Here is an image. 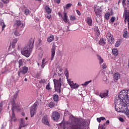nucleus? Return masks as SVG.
<instances>
[{
	"label": "nucleus",
	"instance_id": "f257e3e1",
	"mask_svg": "<svg viewBox=\"0 0 129 129\" xmlns=\"http://www.w3.org/2000/svg\"><path fill=\"white\" fill-rule=\"evenodd\" d=\"M128 91L124 90H122L119 93L118 97L115 99V108L116 111L122 112L127 116H129V110L127 107V104H129Z\"/></svg>",
	"mask_w": 129,
	"mask_h": 129
},
{
	"label": "nucleus",
	"instance_id": "f03ea898",
	"mask_svg": "<svg viewBox=\"0 0 129 129\" xmlns=\"http://www.w3.org/2000/svg\"><path fill=\"white\" fill-rule=\"evenodd\" d=\"M67 124L70 129H84L86 121L83 118H74L69 120Z\"/></svg>",
	"mask_w": 129,
	"mask_h": 129
},
{
	"label": "nucleus",
	"instance_id": "7ed1b4c3",
	"mask_svg": "<svg viewBox=\"0 0 129 129\" xmlns=\"http://www.w3.org/2000/svg\"><path fill=\"white\" fill-rule=\"evenodd\" d=\"M34 39L31 38L30 41L29 45H27L24 47L23 50H21V53L25 57H30V54H31V51L33 49V46H34Z\"/></svg>",
	"mask_w": 129,
	"mask_h": 129
},
{
	"label": "nucleus",
	"instance_id": "20e7f679",
	"mask_svg": "<svg viewBox=\"0 0 129 129\" xmlns=\"http://www.w3.org/2000/svg\"><path fill=\"white\" fill-rule=\"evenodd\" d=\"M62 79L60 78L58 80L54 79L53 83L54 85V90L57 93H61V87L62 84H61V81Z\"/></svg>",
	"mask_w": 129,
	"mask_h": 129
},
{
	"label": "nucleus",
	"instance_id": "39448f33",
	"mask_svg": "<svg viewBox=\"0 0 129 129\" xmlns=\"http://www.w3.org/2000/svg\"><path fill=\"white\" fill-rule=\"evenodd\" d=\"M28 70H29V68L26 66L20 68L19 71L18 72V75L19 77H23V76L28 72Z\"/></svg>",
	"mask_w": 129,
	"mask_h": 129
},
{
	"label": "nucleus",
	"instance_id": "423d86ee",
	"mask_svg": "<svg viewBox=\"0 0 129 129\" xmlns=\"http://www.w3.org/2000/svg\"><path fill=\"white\" fill-rule=\"evenodd\" d=\"M30 112L31 117H33L35 113H37V104H34L31 106Z\"/></svg>",
	"mask_w": 129,
	"mask_h": 129
},
{
	"label": "nucleus",
	"instance_id": "0eeeda50",
	"mask_svg": "<svg viewBox=\"0 0 129 129\" xmlns=\"http://www.w3.org/2000/svg\"><path fill=\"white\" fill-rule=\"evenodd\" d=\"M28 124V121L24 118H21L19 129H22V127H25V126H27Z\"/></svg>",
	"mask_w": 129,
	"mask_h": 129
},
{
	"label": "nucleus",
	"instance_id": "6e6552de",
	"mask_svg": "<svg viewBox=\"0 0 129 129\" xmlns=\"http://www.w3.org/2000/svg\"><path fill=\"white\" fill-rule=\"evenodd\" d=\"M107 39L111 45L114 44V38H113V35H112L110 33H108L107 34Z\"/></svg>",
	"mask_w": 129,
	"mask_h": 129
},
{
	"label": "nucleus",
	"instance_id": "1a4fd4ad",
	"mask_svg": "<svg viewBox=\"0 0 129 129\" xmlns=\"http://www.w3.org/2000/svg\"><path fill=\"white\" fill-rule=\"evenodd\" d=\"M51 117L53 120H58L60 118V113L58 112L54 111L52 112Z\"/></svg>",
	"mask_w": 129,
	"mask_h": 129
},
{
	"label": "nucleus",
	"instance_id": "9d476101",
	"mask_svg": "<svg viewBox=\"0 0 129 129\" xmlns=\"http://www.w3.org/2000/svg\"><path fill=\"white\" fill-rule=\"evenodd\" d=\"M123 16L124 17V23L126 22V21L129 23V12L126 10V8L124 9Z\"/></svg>",
	"mask_w": 129,
	"mask_h": 129
},
{
	"label": "nucleus",
	"instance_id": "9b49d317",
	"mask_svg": "<svg viewBox=\"0 0 129 129\" xmlns=\"http://www.w3.org/2000/svg\"><path fill=\"white\" fill-rule=\"evenodd\" d=\"M51 60L52 61V60L54 59V57H55V54L56 53V45H52V47L51 49Z\"/></svg>",
	"mask_w": 129,
	"mask_h": 129
},
{
	"label": "nucleus",
	"instance_id": "f8f14e48",
	"mask_svg": "<svg viewBox=\"0 0 129 129\" xmlns=\"http://www.w3.org/2000/svg\"><path fill=\"white\" fill-rule=\"evenodd\" d=\"M42 122L45 125H48V126H50V123H49V121L48 120V116L45 115L42 119Z\"/></svg>",
	"mask_w": 129,
	"mask_h": 129
},
{
	"label": "nucleus",
	"instance_id": "ddd939ff",
	"mask_svg": "<svg viewBox=\"0 0 129 129\" xmlns=\"http://www.w3.org/2000/svg\"><path fill=\"white\" fill-rule=\"evenodd\" d=\"M94 9L96 16H101L102 11L100 10V8H99L98 6H95L94 7Z\"/></svg>",
	"mask_w": 129,
	"mask_h": 129
},
{
	"label": "nucleus",
	"instance_id": "4468645a",
	"mask_svg": "<svg viewBox=\"0 0 129 129\" xmlns=\"http://www.w3.org/2000/svg\"><path fill=\"white\" fill-rule=\"evenodd\" d=\"M22 25V22L20 20H17L16 23L14 25V27L15 29H18L20 25Z\"/></svg>",
	"mask_w": 129,
	"mask_h": 129
},
{
	"label": "nucleus",
	"instance_id": "2eb2a0df",
	"mask_svg": "<svg viewBox=\"0 0 129 129\" xmlns=\"http://www.w3.org/2000/svg\"><path fill=\"white\" fill-rule=\"evenodd\" d=\"M86 23L88 24V26L92 25V19L90 17H87L86 19Z\"/></svg>",
	"mask_w": 129,
	"mask_h": 129
},
{
	"label": "nucleus",
	"instance_id": "dca6fc26",
	"mask_svg": "<svg viewBox=\"0 0 129 129\" xmlns=\"http://www.w3.org/2000/svg\"><path fill=\"white\" fill-rule=\"evenodd\" d=\"M113 78L114 80L117 81L120 78V75L118 73H116L113 75Z\"/></svg>",
	"mask_w": 129,
	"mask_h": 129
},
{
	"label": "nucleus",
	"instance_id": "f3484780",
	"mask_svg": "<svg viewBox=\"0 0 129 129\" xmlns=\"http://www.w3.org/2000/svg\"><path fill=\"white\" fill-rule=\"evenodd\" d=\"M45 10L46 13H47V15H50L52 13V9L48 6H45Z\"/></svg>",
	"mask_w": 129,
	"mask_h": 129
},
{
	"label": "nucleus",
	"instance_id": "a211bd4d",
	"mask_svg": "<svg viewBox=\"0 0 129 129\" xmlns=\"http://www.w3.org/2000/svg\"><path fill=\"white\" fill-rule=\"evenodd\" d=\"M11 104L12 105V110H15V108H17V107L16 106V102L15 101V100L12 99V100L11 102Z\"/></svg>",
	"mask_w": 129,
	"mask_h": 129
},
{
	"label": "nucleus",
	"instance_id": "6ab92c4d",
	"mask_svg": "<svg viewBox=\"0 0 129 129\" xmlns=\"http://www.w3.org/2000/svg\"><path fill=\"white\" fill-rule=\"evenodd\" d=\"M53 41H54V35L51 34L47 38V42L51 43V42H53Z\"/></svg>",
	"mask_w": 129,
	"mask_h": 129
},
{
	"label": "nucleus",
	"instance_id": "aec40b11",
	"mask_svg": "<svg viewBox=\"0 0 129 129\" xmlns=\"http://www.w3.org/2000/svg\"><path fill=\"white\" fill-rule=\"evenodd\" d=\"M12 120H13V121H16V120H17V119L16 118V115H15V110H13V109H12Z\"/></svg>",
	"mask_w": 129,
	"mask_h": 129
},
{
	"label": "nucleus",
	"instance_id": "412c9836",
	"mask_svg": "<svg viewBox=\"0 0 129 129\" xmlns=\"http://www.w3.org/2000/svg\"><path fill=\"white\" fill-rule=\"evenodd\" d=\"M96 56L98 58V60H99V64H102V63H103V62H104L103 58H102V57H101V56H99V55H98V54H97Z\"/></svg>",
	"mask_w": 129,
	"mask_h": 129
},
{
	"label": "nucleus",
	"instance_id": "4be33fe9",
	"mask_svg": "<svg viewBox=\"0 0 129 129\" xmlns=\"http://www.w3.org/2000/svg\"><path fill=\"white\" fill-rule=\"evenodd\" d=\"M112 52L114 56H117L118 55V50H117V49L113 48L112 50Z\"/></svg>",
	"mask_w": 129,
	"mask_h": 129
},
{
	"label": "nucleus",
	"instance_id": "5701e85b",
	"mask_svg": "<svg viewBox=\"0 0 129 129\" xmlns=\"http://www.w3.org/2000/svg\"><path fill=\"white\" fill-rule=\"evenodd\" d=\"M108 95V91H107V93H100L99 96L101 98H104V97H106Z\"/></svg>",
	"mask_w": 129,
	"mask_h": 129
},
{
	"label": "nucleus",
	"instance_id": "b1692460",
	"mask_svg": "<svg viewBox=\"0 0 129 129\" xmlns=\"http://www.w3.org/2000/svg\"><path fill=\"white\" fill-rule=\"evenodd\" d=\"M0 27H2V31H4V30H5V28H6V24H5V22H4V20H2L0 22Z\"/></svg>",
	"mask_w": 129,
	"mask_h": 129
},
{
	"label": "nucleus",
	"instance_id": "393cba45",
	"mask_svg": "<svg viewBox=\"0 0 129 129\" xmlns=\"http://www.w3.org/2000/svg\"><path fill=\"white\" fill-rule=\"evenodd\" d=\"M63 20L64 23H67L68 22V17L67 16V13H64V17L63 18Z\"/></svg>",
	"mask_w": 129,
	"mask_h": 129
},
{
	"label": "nucleus",
	"instance_id": "a878e982",
	"mask_svg": "<svg viewBox=\"0 0 129 129\" xmlns=\"http://www.w3.org/2000/svg\"><path fill=\"white\" fill-rule=\"evenodd\" d=\"M121 39L118 40L115 44V47H119L120 46V44H121Z\"/></svg>",
	"mask_w": 129,
	"mask_h": 129
},
{
	"label": "nucleus",
	"instance_id": "bb28decb",
	"mask_svg": "<svg viewBox=\"0 0 129 129\" xmlns=\"http://www.w3.org/2000/svg\"><path fill=\"white\" fill-rule=\"evenodd\" d=\"M99 45L104 46L105 45V41L103 40V38H101L99 41Z\"/></svg>",
	"mask_w": 129,
	"mask_h": 129
},
{
	"label": "nucleus",
	"instance_id": "cd10ccee",
	"mask_svg": "<svg viewBox=\"0 0 129 129\" xmlns=\"http://www.w3.org/2000/svg\"><path fill=\"white\" fill-rule=\"evenodd\" d=\"M46 61V59L43 58L42 61V64H41L42 68H44L45 67V64H46V63H48V61Z\"/></svg>",
	"mask_w": 129,
	"mask_h": 129
},
{
	"label": "nucleus",
	"instance_id": "c85d7f7f",
	"mask_svg": "<svg viewBox=\"0 0 129 129\" xmlns=\"http://www.w3.org/2000/svg\"><path fill=\"white\" fill-rule=\"evenodd\" d=\"M53 100L56 102L59 100V96L58 95H53Z\"/></svg>",
	"mask_w": 129,
	"mask_h": 129
},
{
	"label": "nucleus",
	"instance_id": "c756f323",
	"mask_svg": "<svg viewBox=\"0 0 129 129\" xmlns=\"http://www.w3.org/2000/svg\"><path fill=\"white\" fill-rule=\"evenodd\" d=\"M48 106L49 107H50V108H52V107H54V106H55V103L53 102H50L49 104H48Z\"/></svg>",
	"mask_w": 129,
	"mask_h": 129
},
{
	"label": "nucleus",
	"instance_id": "7c9ffc66",
	"mask_svg": "<svg viewBox=\"0 0 129 129\" xmlns=\"http://www.w3.org/2000/svg\"><path fill=\"white\" fill-rule=\"evenodd\" d=\"M14 35L16 37H20L21 36V34L17 30L14 31Z\"/></svg>",
	"mask_w": 129,
	"mask_h": 129
},
{
	"label": "nucleus",
	"instance_id": "2f4dec72",
	"mask_svg": "<svg viewBox=\"0 0 129 129\" xmlns=\"http://www.w3.org/2000/svg\"><path fill=\"white\" fill-rule=\"evenodd\" d=\"M46 82H47V80L45 79H42L39 81V83L40 84H44V83H45Z\"/></svg>",
	"mask_w": 129,
	"mask_h": 129
},
{
	"label": "nucleus",
	"instance_id": "473e14b6",
	"mask_svg": "<svg viewBox=\"0 0 129 129\" xmlns=\"http://www.w3.org/2000/svg\"><path fill=\"white\" fill-rule=\"evenodd\" d=\"M68 82L69 85L72 88V86H73L74 83L73 82L70 81V80H68Z\"/></svg>",
	"mask_w": 129,
	"mask_h": 129
},
{
	"label": "nucleus",
	"instance_id": "72a5a7b5",
	"mask_svg": "<svg viewBox=\"0 0 129 129\" xmlns=\"http://www.w3.org/2000/svg\"><path fill=\"white\" fill-rule=\"evenodd\" d=\"M3 106H4V102L2 101L0 103V113L3 111Z\"/></svg>",
	"mask_w": 129,
	"mask_h": 129
},
{
	"label": "nucleus",
	"instance_id": "f704fd0d",
	"mask_svg": "<svg viewBox=\"0 0 129 129\" xmlns=\"http://www.w3.org/2000/svg\"><path fill=\"white\" fill-rule=\"evenodd\" d=\"M18 63H19V68H21V67L23 66V60L20 59Z\"/></svg>",
	"mask_w": 129,
	"mask_h": 129
},
{
	"label": "nucleus",
	"instance_id": "c9c22d12",
	"mask_svg": "<svg viewBox=\"0 0 129 129\" xmlns=\"http://www.w3.org/2000/svg\"><path fill=\"white\" fill-rule=\"evenodd\" d=\"M109 17H110V13H107L105 14V18L107 20H108V19H109Z\"/></svg>",
	"mask_w": 129,
	"mask_h": 129
},
{
	"label": "nucleus",
	"instance_id": "e433bc0d",
	"mask_svg": "<svg viewBox=\"0 0 129 129\" xmlns=\"http://www.w3.org/2000/svg\"><path fill=\"white\" fill-rule=\"evenodd\" d=\"M24 14L26 16L29 15V14H30V10L28 9H25L24 11Z\"/></svg>",
	"mask_w": 129,
	"mask_h": 129
},
{
	"label": "nucleus",
	"instance_id": "4c0bfd02",
	"mask_svg": "<svg viewBox=\"0 0 129 129\" xmlns=\"http://www.w3.org/2000/svg\"><path fill=\"white\" fill-rule=\"evenodd\" d=\"M70 20L71 21H76V17L74 15H71L70 16Z\"/></svg>",
	"mask_w": 129,
	"mask_h": 129
},
{
	"label": "nucleus",
	"instance_id": "58836bf2",
	"mask_svg": "<svg viewBox=\"0 0 129 129\" xmlns=\"http://www.w3.org/2000/svg\"><path fill=\"white\" fill-rule=\"evenodd\" d=\"M91 82V81L85 82V83L84 84H82V85L83 86H87V85H88V84H89V83H90Z\"/></svg>",
	"mask_w": 129,
	"mask_h": 129
},
{
	"label": "nucleus",
	"instance_id": "ea45409f",
	"mask_svg": "<svg viewBox=\"0 0 129 129\" xmlns=\"http://www.w3.org/2000/svg\"><path fill=\"white\" fill-rule=\"evenodd\" d=\"M71 6H72V4H68L66 6V10H68L70 7H71Z\"/></svg>",
	"mask_w": 129,
	"mask_h": 129
},
{
	"label": "nucleus",
	"instance_id": "a19ab883",
	"mask_svg": "<svg viewBox=\"0 0 129 129\" xmlns=\"http://www.w3.org/2000/svg\"><path fill=\"white\" fill-rule=\"evenodd\" d=\"M79 87V85L75 83V84H74V85L72 86V88H78Z\"/></svg>",
	"mask_w": 129,
	"mask_h": 129
},
{
	"label": "nucleus",
	"instance_id": "79ce46f5",
	"mask_svg": "<svg viewBox=\"0 0 129 129\" xmlns=\"http://www.w3.org/2000/svg\"><path fill=\"white\" fill-rule=\"evenodd\" d=\"M66 73L65 74L66 77H67V79H68L69 77V73L68 72V70L67 69H66Z\"/></svg>",
	"mask_w": 129,
	"mask_h": 129
},
{
	"label": "nucleus",
	"instance_id": "37998d69",
	"mask_svg": "<svg viewBox=\"0 0 129 129\" xmlns=\"http://www.w3.org/2000/svg\"><path fill=\"white\" fill-rule=\"evenodd\" d=\"M46 89L47 90H50L51 88L50 87V83H48V84L46 86Z\"/></svg>",
	"mask_w": 129,
	"mask_h": 129
},
{
	"label": "nucleus",
	"instance_id": "c03bdc74",
	"mask_svg": "<svg viewBox=\"0 0 129 129\" xmlns=\"http://www.w3.org/2000/svg\"><path fill=\"white\" fill-rule=\"evenodd\" d=\"M4 4H9L10 3V0H1Z\"/></svg>",
	"mask_w": 129,
	"mask_h": 129
},
{
	"label": "nucleus",
	"instance_id": "a18cd8bd",
	"mask_svg": "<svg viewBox=\"0 0 129 129\" xmlns=\"http://www.w3.org/2000/svg\"><path fill=\"white\" fill-rule=\"evenodd\" d=\"M102 68L103 69H106L107 68V66H106V64H105V63H103V64L101 66Z\"/></svg>",
	"mask_w": 129,
	"mask_h": 129
},
{
	"label": "nucleus",
	"instance_id": "49530a36",
	"mask_svg": "<svg viewBox=\"0 0 129 129\" xmlns=\"http://www.w3.org/2000/svg\"><path fill=\"white\" fill-rule=\"evenodd\" d=\"M126 36H127V31H125L123 34V38H126Z\"/></svg>",
	"mask_w": 129,
	"mask_h": 129
},
{
	"label": "nucleus",
	"instance_id": "de8ad7c7",
	"mask_svg": "<svg viewBox=\"0 0 129 129\" xmlns=\"http://www.w3.org/2000/svg\"><path fill=\"white\" fill-rule=\"evenodd\" d=\"M114 21H115V17H112L111 18V23H114Z\"/></svg>",
	"mask_w": 129,
	"mask_h": 129
},
{
	"label": "nucleus",
	"instance_id": "09e8293b",
	"mask_svg": "<svg viewBox=\"0 0 129 129\" xmlns=\"http://www.w3.org/2000/svg\"><path fill=\"white\" fill-rule=\"evenodd\" d=\"M17 42H18V40L17 39H14L13 41H12V43L13 44H17Z\"/></svg>",
	"mask_w": 129,
	"mask_h": 129
},
{
	"label": "nucleus",
	"instance_id": "8fccbe9b",
	"mask_svg": "<svg viewBox=\"0 0 129 129\" xmlns=\"http://www.w3.org/2000/svg\"><path fill=\"white\" fill-rule=\"evenodd\" d=\"M38 45H39V46H42V45H43V44L42 43V40L39 39V40H38Z\"/></svg>",
	"mask_w": 129,
	"mask_h": 129
},
{
	"label": "nucleus",
	"instance_id": "3c124183",
	"mask_svg": "<svg viewBox=\"0 0 129 129\" xmlns=\"http://www.w3.org/2000/svg\"><path fill=\"white\" fill-rule=\"evenodd\" d=\"M45 17L48 20L51 19V15H50V14H48V15H46Z\"/></svg>",
	"mask_w": 129,
	"mask_h": 129
},
{
	"label": "nucleus",
	"instance_id": "603ef678",
	"mask_svg": "<svg viewBox=\"0 0 129 129\" xmlns=\"http://www.w3.org/2000/svg\"><path fill=\"white\" fill-rule=\"evenodd\" d=\"M76 13L79 16H80V15H81L80 11H79V10H76Z\"/></svg>",
	"mask_w": 129,
	"mask_h": 129
},
{
	"label": "nucleus",
	"instance_id": "864d4df0",
	"mask_svg": "<svg viewBox=\"0 0 129 129\" xmlns=\"http://www.w3.org/2000/svg\"><path fill=\"white\" fill-rule=\"evenodd\" d=\"M119 120L120 121H121V122H123V121H124V120H123V119L122 117H119Z\"/></svg>",
	"mask_w": 129,
	"mask_h": 129
},
{
	"label": "nucleus",
	"instance_id": "5fc2aeb1",
	"mask_svg": "<svg viewBox=\"0 0 129 129\" xmlns=\"http://www.w3.org/2000/svg\"><path fill=\"white\" fill-rule=\"evenodd\" d=\"M4 7V4H3V3L0 2V8L1 9H3V8Z\"/></svg>",
	"mask_w": 129,
	"mask_h": 129
},
{
	"label": "nucleus",
	"instance_id": "6e6d98bb",
	"mask_svg": "<svg viewBox=\"0 0 129 129\" xmlns=\"http://www.w3.org/2000/svg\"><path fill=\"white\" fill-rule=\"evenodd\" d=\"M17 96H18V93H16V94H15L14 95V98H15V99H16L17 98Z\"/></svg>",
	"mask_w": 129,
	"mask_h": 129
},
{
	"label": "nucleus",
	"instance_id": "4d7b16f0",
	"mask_svg": "<svg viewBox=\"0 0 129 129\" xmlns=\"http://www.w3.org/2000/svg\"><path fill=\"white\" fill-rule=\"evenodd\" d=\"M100 119H101V120H104V119H105V117H100Z\"/></svg>",
	"mask_w": 129,
	"mask_h": 129
},
{
	"label": "nucleus",
	"instance_id": "13d9d810",
	"mask_svg": "<svg viewBox=\"0 0 129 129\" xmlns=\"http://www.w3.org/2000/svg\"><path fill=\"white\" fill-rule=\"evenodd\" d=\"M97 120L98 122H100V121H101L100 118H97Z\"/></svg>",
	"mask_w": 129,
	"mask_h": 129
},
{
	"label": "nucleus",
	"instance_id": "bf43d9fd",
	"mask_svg": "<svg viewBox=\"0 0 129 129\" xmlns=\"http://www.w3.org/2000/svg\"><path fill=\"white\" fill-rule=\"evenodd\" d=\"M61 0H55V3L56 4H59Z\"/></svg>",
	"mask_w": 129,
	"mask_h": 129
},
{
	"label": "nucleus",
	"instance_id": "052dcab7",
	"mask_svg": "<svg viewBox=\"0 0 129 129\" xmlns=\"http://www.w3.org/2000/svg\"><path fill=\"white\" fill-rule=\"evenodd\" d=\"M15 46H16V44L12 43V48H15Z\"/></svg>",
	"mask_w": 129,
	"mask_h": 129
},
{
	"label": "nucleus",
	"instance_id": "680f3d73",
	"mask_svg": "<svg viewBox=\"0 0 129 129\" xmlns=\"http://www.w3.org/2000/svg\"><path fill=\"white\" fill-rule=\"evenodd\" d=\"M78 6H80V7H81V3L78 2Z\"/></svg>",
	"mask_w": 129,
	"mask_h": 129
},
{
	"label": "nucleus",
	"instance_id": "e2e57ef3",
	"mask_svg": "<svg viewBox=\"0 0 129 129\" xmlns=\"http://www.w3.org/2000/svg\"><path fill=\"white\" fill-rule=\"evenodd\" d=\"M105 49H108V48H109L108 45H105Z\"/></svg>",
	"mask_w": 129,
	"mask_h": 129
},
{
	"label": "nucleus",
	"instance_id": "0e129e2a",
	"mask_svg": "<svg viewBox=\"0 0 129 129\" xmlns=\"http://www.w3.org/2000/svg\"><path fill=\"white\" fill-rule=\"evenodd\" d=\"M106 123L107 124H109V120H107V121H106Z\"/></svg>",
	"mask_w": 129,
	"mask_h": 129
},
{
	"label": "nucleus",
	"instance_id": "69168bd1",
	"mask_svg": "<svg viewBox=\"0 0 129 129\" xmlns=\"http://www.w3.org/2000/svg\"><path fill=\"white\" fill-rule=\"evenodd\" d=\"M59 71H60V72H62V71H63V69H59Z\"/></svg>",
	"mask_w": 129,
	"mask_h": 129
},
{
	"label": "nucleus",
	"instance_id": "338daca9",
	"mask_svg": "<svg viewBox=\"0 0 129 129\" xmlns=\"http://www.w3.org/2000/svg\"><path fill=\"white\" fill-rule=\"evenodd\" d=\"M11 47H12V45H10V46H9V51H11Z\"/></svg>",
	"mask_w": 129,
	"mask_h": 129
},
{
	"label": "nucleus",
	"instance_id": "774afa93",
	"mask_svg": "<svg viewBox=\"0 0 129 129\" xmlns=\"http://www.w3.org/2000/svg\"><path fill=\"white\" fill-rule=\"evenodd\" d=\"M22 115H23V116H25V112H22Z\"/></svg>",
	"mask_w": 129,
	"mask_h": 129
}]
</instances>
